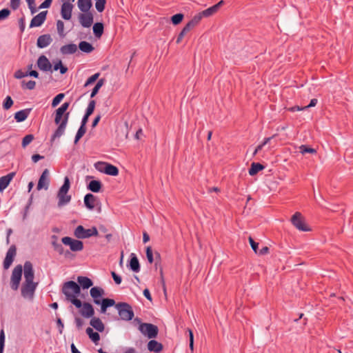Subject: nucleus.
I'll list each match as a JSON object with an SVG mask.
<instances>
[{"instance_id":"69168bd1","label":"nucleus","mask_w":353,"mask_h":353,"mask_svg":"<svg viewBox=\"0 0 353 353\" xmlns=\"http://www.w3.org/2000/svg\"><path fill=\"white\" fill-rule=\"evenodd\" d=\"M20 4V0H11L10 6L12 9L16 10L19 8Z\"/></svg>"},{"instance_id":"09e8293b","label":"nucleus","mask_w":353,"mask_h":353,"mask_svg":"<svg viewBox=\"0 0 353 353\" xmlns=\"http://www.w3.org/2000/svg\"><path fill=\"white\" fill-rule=\"evenodd\" d=\"M28 8L32 14H34L38 8H36L35 0H26Z\"/></svg>"},{"instance_id":"774afa93","label":"nucleus","mask_w":353,"mask_h":353,"mask_svg":"<svg viewBox=\"0 0 353 353\" xmlns=\"http://www.w3.org/2000/svg\"><path fill=\"white\" fill-rule=\"evenodd\" d=\"M193 28H194L193 26V25L192 23H190V22L189 21L185 26V27L183 28V31L186 34L187 32H188L189 31H190Z\"/></svg>"},{"instance_id":"dca6fc26","label":"nucleus","mask_w":353,"mask_h":353,"mask_svg":"<svg viewBox=\"0 0 353 353\" xmlns=\"http://www.w3.org/2000/svg\"><path fill=\"white\" fill-rule=\"evenodd\" d=\"M80 314L84 318H91L94 314V310L92 305L88 302L81 303V307H80Z\"/></svg>"},{"instance_id":"423d86ee","label":"nucleus","mask_w":353,"mask_h":353,"mask_svg":"<svg viewBox=\"0 0 353 353\" xmlns=\"http://www.w3.org/2000/svg\"><path fill=\"white\" fill-rule=\"evenodd\" d=\"M74 235L77 239H88L91 236H97L98 230L96 227L85 229L82 225H78L74 231Z\"/></svg>"},{"instance_id":"bf43d9fd","label":"nucleus","mask_w":353,"mask_h":353,"mask_svg":"<svg viewBox=\"0 0 353 353\" xmlns=\"http://www.w3.org/2000/svg\"><path fill=\"white\" fill-rule=\"evenodd\" d=\"M113 280L117 284H120L121 283V277L116 274L114 272H112L111 273Z\"/></svg>"},{"instance_id":"37998d69","label":"nucleus","mask_w":353,"mask_h":353,"mask_svg":"<svg viewBox=\"0 0 353 353\" xmlns=\"http://www.w3.org/2000/svg\"><path fill=\"white\" fill-rule=\"evenodd\" d=\"M95 104L96 103L94 100L90 101L85 111V114L90 116L93 113L95 108Z\"/></svg>"},{"instance_id":"ea45409f","label":"nucleus","mask_w":353,"mask_h":353,"mask_svg":"<svg viewBox=\"0 0 353 353\" xmlns=\"http://www.w3.org/2000/svg\"><path fill=\"white\" fill-rule=\"evenodd\" d=\"M105 0H95V8L97 10L101 12L105 9Z\"/></svg>"},{"instance_id":"e433bc0d","label":"nucleus","mask_w":353,"mask_h":353,"mask_svg":"<svg viewBox=\"0 0 353 353\" xmlns=\"http://www.w3.org/2000/svg\"><path fill=\"white\" fill-rule=\"evenodd\" d=\"M86 132V128L84 126L80 125L79 130H77V132L75 136L74 139V143H77V142L79 141V139L85 134Z\"/></svg>"},{"instance_id":"aec40b11","label":"nucleus","mask_w":353,"mask_h":353,"mask_svg":"<svg viewBox=\"0 0 353 353\" xmlns=\"http://www.w3.org/2000/svg\"><path fill=\"white\" fill-rule=\"evenodd\" d=\"M52 41V39L50 34H43L38 37L37 45L39 48H44L48 46Z\"/></svg>"},{"instance_id":"412c9836","label":"nucleus","mask_w":353,"mask_h":353,"mask_svg":"<svg viewBox=\"0 0 353 353\" xmlns=\"http://www.w3.org/2000/svg\"><path fill=\"white\" fill-rule=\"evenodd\" d=\"M97 202V197L90 193L85 194L84 196V204L85 207L90 210L94 208Z\"/></svg>"},{"instance_id":"79ce46f5","label":"nucleus","mask_w":353,"mask_h":353,"mask_svg":"<svg viewBox=\"0 0 353 353\" xmlns=\"http://www.w3.org/2000/svg\"><path fill=\"white\" fill-rule=\"evenodd\" d=\"M36 86V82L34 81H29L28 82H25L24 81H22V88H26V89H28V90H33L34 89Z\"/></svg>"},{"instance_id":"c85d7f7f","label":"nucleus","mask_w":353,"mask_h":353,"mask_svg":"<svg viewBox=\"0 0 353 353\" xmlns=\"http://www.w3.org/2000/svg\"><path fill=\"white\" fill-rule=\"evenodd\" d=\"M77 281L83 289H88L93 285L92 280L86 276H78Z\"/></svg>"},{"instance_id":"a211bd4d","label":"nucleus","mask_w":353,"mask_h":353,"mask_svg":"<svg viewBox=\"0 0 353 353\" xmlns=\"http://www.w3.org/2000/svg\"><path fill=\"white\" fill-rule=\"evenodd\" d=\"M90 296L93 299V302L96 305H99L101 301V297L104 294V290L100 287H93L90 290Z\"/></svg>"},{"instance_id":"6ab92c4d","label":"nucleus","mask_w":353,"mask_h":353,"mask_svg":"<svg viewBox=\"0 0 353 353\" xmlns=\"http://www.w3.org/2000/svg\"><path fill=\"white\" fill-rule=\"evenodd\" d=\"M37 67L43 72L51 70L52 65L48 59L45 55H41L37 60Z\"/></svg>"},{"instance_id":"052dcab7","label":"nucleus","mask_w":353,"mask_h":353,"mask_svg":"<svg viewBox=\"0 0 353 353\" xmlns=\"http://www.w3.org/2000/svg\"><path fill=\"white\" fill-rule=\"evenodd\" d=\"M74 322H75L77 329L80 330L83 325V321L79 317H76L74 319Z\"/></svg>"},{"instance_id":"680f3d73","label":"nucleus","mask_w":353,"mask_h":353,"mask_svg":"<svg viewBox=\"0 0 353 353\" xmlns=\"http://www.w3.org/2000/svg\"><path fill=\"white\" fill-rule=\"evenodd\" d=\"M269 252V248L267 246H263L261 249H259L257 250V254L259 255H265L268 254Z\"/></svg>"},{"instance_id":"58836bf2","label":"nucleus","mask_w":353,"mask_h":353,"mask_svg":"<svg viewBox=\"0 0 353 353\" xmlns=\"http://www.w3.org/2000/svg\"><path fill=\"white\" fill-rule=\"evenodd\" d=\"M183 17V14L178 13L172 17L171 21L174 25H177L182 21Z\"/></svg>"},{"instance_id":"de8ad7c7","label":"nucleus","mask_w":353,"mask_h":353,"mask_svg":"<svg viewBox=\"0 0 353 353\" xmlns=\"http://www.w3.org/2000/svg\"><path fill=\"white\" fill-rule=\"evenodd\" d=\"M64 97V94L63 93H60V94H58L53 99H52V107H56L57 105H58V104L61 101V100L63 99Z\"/></svg>"},{"instance_id":"20e7f679","label":"nucleus","mask_w":353,"mask_h":353,"mask_svg":"<svg viewBox=\"0 0 353 353\" xmlns=\"http://www.w3.org/2000/svg\"><path fill=\"white\" fill-rule=\"evenodd\" d=\"M70 188V181L68 176H65L64 178L63 184L59 188L57 193L58 198V206L62 207L68 203H69L71 201V196L68 194V191Z\"/></svg>"},{"instance_id":"6e6d98bb","label":"nucleus","mask_w":353,"mask_h":353,"mask_svg":"<svg viewBox=\"0 0 353 353\" xmlns=\"http://www.w3.org/2000/svg\"><path fill=\"white\" fill-rule=\"evenodd\" d=\"M14 77H15L16 79H22V78H23V77H25L28 76V73H25V72H23L22 70H17V71L15 72V73H14Z\"/></svg>"},{"instance_id":"f03ea898","label":"nucleus","mask_w":353,"mask_h":353,"mask_svg":"<svg viewBox=\"0 0 353 353\" xmlns=\"http://www.w3.org/2000/svg\"><path fill=\"white\" fill-rule=\"evenodd\" d=\"M62 292L65 294L66 299L74 305L77 308L81 307V301L77 299L80 294V286L74 281H70L63 284Z\"/></svg>"},{"instance_id":"c756f323","label":"nucleus","mask_w":353,"mask_h":353,"mask_svg":"<svg viewBox=\"0 0 353 353\" xmlns=\"http://www.w3.org/2000/svg\"><path fill=\"white\" fill-rule=\"evenodd\" d=\"M101 182L97 180L91 181L88 186V188L93 192H99L101 189Z\"/></svg>"},{"instance_id":"e2e57ef3","label":"nucleus","mask_w":353,"mask_h":353,"mask_svg":"<svg viewBox=\"0 0 353 353\" xmlns=\"http://www.w3.org/2000/svg\"><path fill=\"white\" fill-rule=\"evenodd\" d=\"M90 339L93 341L94 343H97L100 340V335L98 332H94Z\"/></svg>"},{"instance_id":"9b49d317","label":"nucleus","mask_w":353,"mask_h":353,"mask_svg":"<svg viewBox=\"0 0 353 353\" xmlns=\"http://www.w3.org/2000/svg\"><path fill=\"white\" fill-rule=\"evenodd\" d=\"M292 225L299 230L307 232L310 228L305 224L302 214L300 212H296L291 218Z\"/></svg>"},{"instance_id":"49530a36","label":"nucleus","mask_w":353,"mask_h":353,"mask_svg":"<svg viewBox=\"0 0 353 353\" xmlns=\"http://www.w3.org/2000/svg\"><path fill=\"white\" fill-rule=\"evenodd\" d=\"M299 149H300V152L302 153L303 154H304L305 153H312V154L316 153V150L314 148H309L305 145H301Z\"/></svg>"},{"instance_id":"f8f14e48","label":"nucleus","mask_w":353,"mask_h":353,"mask_svg":"<svg viewBox=\"0 0 353 353\" xmlns=\"http://www.w3.org/2000/svg\"><path fill=\"white\" fill-rule=\"evenodd\" d=\"M16 252H17V249H16L15 245H11L9 248V249L6 253L5 259L3 261L4 269L7 270L10 267V265H12V263L14 261V256L16 255Z\"/></svg>"},{"instance_id":"3c124183","label":"nucleus","mask_w":353,"mask_h":353,"mask_svg":"<svg viewBox=\"0 0 353 353\" xmlns=\"http://www.w3.org/2000/svg\"><path fill=\"white\" fill-rule=\"evenodd\" d=\"M69 105H70V103L65 102L56 111H57L59 113H61L64 115L65 114V112L69 108Z\"/></svg>"},{"instance_id":"7ed1b4c3","label":"nucleus","mask_w":353,"mask_h":353,"mask_svg":"<svg viewBox=\"0 0 353 353\" xmlns=\"http://www.w3.org/2000/svg\"><path fill=\"white\" fill-rule=\"evenodd\" d=\"M69 114H70L69 112H66L63 115L61 113H59L57 111H56L54 123L57 125H58L59 126L52 136V141H54V139L59 138L64 134L67 124H68Z\"/></svg>"},{"instance_id":"0e129e2a","label":"nucleus","mask_w":353,"mask_h":353,"mask_svg":"<svg viewBox=\"0 0 353 353\" xmlns=\"http://www.w3.org/2000/svg\"><path fill=\"white\" fill-rule=\"evenodd\" d=\"M57 324L58 327H59V333L62 334L63 328H64V325H63V322H62V321H61V319L60 318L57 319Z\"/></svg>"},{"instance_id":"7c9ffc66","label":"nucleus","mask_w":353,"mask_h":353,"mask_svg":"<svg viewBox=\"0 0 353 353\" xmlns=\"http://www.w3.org/2000/svg\"><path fill=\"white\" fill-rule=\"evenodd\" d=\"M79 48L81 51L85 53H90L94 50L92 45L87 41H81L79 44Z\"/></svg>"},{"instance_id":"bb28decb","label":"nucleus","mask_w":353,"mask_h":353,"mask_svg":"<svg viewBox=\"0 0 353 353\" xmlns=\"http://www.w3.org/2000/svg\"><path fill=\"white\" fill-rule=\"evenodd\" d=\"M30 110V109H25L17 112L14 114V119L17 122H22L25 121L28 118Z\"/></svg>"},{"instance_id":"2f4dec72","label":"nucleus","mask_w":353,"mask_h":353,"mask_svg":"<svg viewBox=\"0 0 353 353\" xmlns=\"http://www.w3.org/2000/svg\"><path fill=\"white\" fill-rule=\"evenodd\" d=\"M264 169V166L259 163H252L251 167L249 169V174L251 176L255 175L259 171Z\"/></svg>"},{"instance_id":"6e6552de","label":"nucleus","mask_w":353,"mask_h":353,"mask_svg":"<svg viewBox=\"0 0 353 353\" xmlns=\"http://www.w3.org/2000/svg\"><path fill=\"white\" fill-rule=\"evenodd\" d=\"M139 330L148 339L156 338L158 334V327L152 323H141L139 326Z\"/></svg>"},{"instance_id":"603ef678","label":"nucleus","mask_w":353,"mask_h":353,"mask_svg":"<svg viewBox=\"0 0 353 353\" xmlns=\"http://www.w3.org/2000/svg\"><path fill=\"white\" fill-rule=\"evenodd\" d=\"M101 303H103L107 307H112L116 305L114 300L112 299H103L101 300Z\"/></svg>"},{"instance_id":"8fccbe9b","label":"nucleus","mask_w":353,"mask_h":353,"mask_svg":"<svg viewBox=\"0 0 353 353\" xmlns=\"http://www.w3.org/2000/svg\"><path fill=\"white\" fill-rule=\"evenodd\" d=\"M146 256L150 263H152L154 261L153 252L150 246L146 248Z\"/></svg>"},{"instance_id":"1a4fd4ad","label":"nucleus","mask_w":353,"mask_h":353,"mask_svg":"<svg viewBox=\"0 0 353 353\" xmlns=\"http://www.w3.org/2000/svg\"><path fill=\"white\" fill-rule=\"evenodd\" d=\"M94 167L98 171L108 175L115 176L119 174V169L116 166L106 162H97L94 164Z\"/></svg>"},{"instance_id":"f704fd0d","label":"nucleus","mask_w":353,"mask_h":353,"mask_svg":"<svg viewBox=\"0 0 353 353\" xmlns=\"http://www.w3.org/2000/svg\"><path fill=\"white\" fill-rule=\"evenodd\" d=\"M201 12V14L202 15V17L204 18H207V17H210L212 15H214V14H216L217 12L216 10H215V8H214V6H211Z\"/></svg>"},{"instance_id":"cd10ccee","label":"nucleus","mask_w":353,"mask_h":353,"mask_svg":"<svg viewBox=\"0 0 353 353\" xmlns=\"http://www.w3.org/2000/svg\"><path fill=\"white\" fill-rule=\"evenodd\" d=\"M90 324L99 332H101L104 330V324L103 323L102 321L98 317H93L90 320Z\"/></svg>"},{"instance_id":"72a5a7b5","label":"nucleus","mask_w":353,"mask_h":353,"mask_svg":"<svg viewBox=\"0 0 353 353\" xmlns=\"http://www.w3.org/2000/svg\"><path fill=\"white\" fill-rule=\"evenodd\" d=\"M105 80L103 79H99L97 83H96L95 86L92 90V92L90 94V97L93 98L99 92V89L103 86L104 84Z\"/></svg>"},{"instance_id":"338daca9","label":"nucleus","mask_w":353,"mask_h":353,"mask_svg":"<svg viewBox=\"0 0 353 353\" xmlns=\"http://www.w3.org/2000/svg\"><path fill=\"white\" fill-rule=\"evenodd\" d=\"M19 23L20 30H21V32H23L24 31L25 27H26V23H25L24 17H22V18H21L19 19Z\"/></svg>"},{"instance_id":"c9c22d12","label":"nucleus","mask_w":353,"mask_h":353,"mask_svg":"<svg viewBox=\"0 0 353 353\" xmlns=\"http://www.w3.org/2000/svg\"><path fill=\"white\" fill-rule=\"evenodd\" d=\"M57 30L61 37L63 38L65 36V33L64 32V23L61 20L57 21Z\"/></svg>"},{"instance_id":"a18cd8bd","label":"nucleus","mask_w":353,"mask_h":353,"mask_svg":"<svg viewBox=\"0 0 353 353\" xmlns=\"http://www.w3.org/2000/svg\"><path fill=\"white\" fill-rule=\"evenodd\" d=\"M13 105V101L10 96H7L3 101V107L5 110L10 109Z\"/></svg>"},{"instance_id":"4be33fe9","label":"nucleus","mask_w":353,"mask_h":353,"mask_svg":"<svg viewBox=\"0 0 353 353\" xmlns=\"http://www.w3.org/2000/svg\"><path fill=\"white\" fill-rule=\"evenodd\" d=\"M15 175V172H10L6 176L0 177V191L4 190L10 184Z\"/></svg>"},{"instance_id":"a19ab883","label":"nucleus","mask_w":353,"mask_h":353,"mask_svg":"<svg viewBox=\"0 0 353 353\" xmlns=\"http://www.w3.org/2000/svg\"><path fill=\"white\" fill-rule=\"evenodd\" d=\"M203 18V17L201 14V12H199L193 17V18L190 21V22L193 25L194 27H195L200 23Z\"/></svg>"},{"instance_id":"4d7b16f0","label":"nucleus","mask_w":353,"mask_h":353,"mask_svg":"<svg viewBox=\"0 0 353 353\" xmlns=\"http://www.w3.org/2000/svg\"><path fill=\"white\" fill-rule=\"evenodd\" d=\"M249 242L250 243V245L253 250V251L255 252V253H257V250H258V243H256L253 239L252 237H249Z\"/></svg>"},{"instance_id":"b1692460","label":"nucleus","mask_w":353,"mask_h":353,"mask_svg":"<svg viewBox=\"0 0 353 353\" xmlns=\"http://www.w3.org/2000/svg\"><path fill=\"white\" fill-rule=\"evenodd\" d=\"M77 46L74 43L64 45L61 47L60 52L62 54H72L77 52Z\"/></svg>"},{"instance_id":"c03bdc74","label":"nucleus","mask_w":353,"mask_h":353,"mask_svg":"<svg viewBox=\"0 0 353 353\" xmlns=\"http://www.w3.org/2000/svg\"><path fill=\"white\" fill-rule=\"evenodd\" d=\"M100 74L98 72V73H95L94 74L92 75L91 77H90L86 82L84 84V87H87L89 85L93 83L94 82H95L99 77Z\"/></svg>"},{"instance_id":"4468645a","label":"nucleus","mask_w":353,"mask_h":353,"mask_svg":"<svg viewBox=\"0 0 353 353\" xmlns=\"http://www.w3.org/2000/svg\"><path fill=\"white\" fill-rule=\"evenodd\" d=\"M73 5L68 1H65L62 3L61 8V17L65 20H70L72 18V12Z\"/></svg>"},{"instance_id":"13d9d810","label":"nucleus","mask_w":353,"mask_h":353,"mask_svg":"<svg viewBox=\"0 0 353 353\" xmlns=\"http://www.w3.org/2000/svg\"><path fill=\"white\" fill-rule=\"evenodd\" d=\"M52 0H45L38 8V9L48 8L51 6Z\"/></svg>"},{"instance_id":"473e14b6","label":"nucleus","mask_w":353,"mask_h":353,"mask_svg":"<svg viewBox=\"0 0 353 353\" xmlns=\"http://www.w3.org/2000/svg\"><path fill=\"white\" fill-rule=\"evenodd\" d=\"M93 32L95 37H101L103 33V24L102 23H96L93 26Z\"/></svg>"},{"instance_id":"5701e85b","label":"nucleus","mask_w":353,"mask_h":353,"mask_svg":"<svg viewBox=\"0 0 353 353\" xmlns=\"http://www.w3.org/2000/svg\"><path fill=\"white\" fill-rule=\"evenodd\" d=\"M148 349L150 352L159 353L163 350V345L157 341L150 340L148 343Z\"/></svg>"},{"instance_id":"864d4df0","label":"nucleus","mask_w":353,"mask_h":353,"mask_svg":"<svg viewBox=\"0 0 353 353\" xmlns=\"http://www.w3.org/2000/svg\"><path fill=\"white\" fill-rule=\"evenodd\" d=\"M317 102H318V101H317L316 99H312L307 105H305V106L302 107V108L297 107V110H306V109H307L309 108L314 107L316 105Z\"/></svg>"},{"instance_id":"f3484780","label":"nucleus","mask_w":353,"mask_h":353,"mask_svg":"<svg viewBox=\"0 0 353 353\" xmlns=\"http://www.w3.org/2000/svg\"><path fill=\"white\" fill-rule=\"evenodd\" d=\"M46 15L47 11H42L34 16L30 21V28L41 26L46 19Z\"/></svg>"},{"instance_id":"39448f33","label":"nucleus","mask_w":353,"mask_h":353,"mask_svg":"<svg viewBox=\"0 0 353 353\" xmlns=\"http://www.w3.org/2000/svg\"><path fill=\"white\" fill-rule=\"evenodd\" d=\"M115 307L121 320L129 321L133 319L134 313L130 304L120 302L115 305Z\"/></svg>"},{"instance_id":"4c0bfd02","label":"nucleus","mask_w":353,"mask_h":353,"mask_svg":"<svg viewBox=\"0 0 353 353\" xmlns=\"http://www.w3.org/2000/svg\"><path fill=\"white\" fill-rule=\"evenodd\" d=\"M34 135L33 134H27L26 135L23 139L21 145L23 148H25L28 145H29L33 140H34Z\"/></svg>"},{"instance_id":"ddd939ff","label":"nucleus","mask_w":353,"mask_h":353,"mask_svg":"<svg viewBox=\"0 0 353 353\" xmlns=\"http://www.w3.org/2000/svg\"><path fill=\"white\" fill-rule=\"evenodd\" d=\"M79 21L83 28H90L93 23V15L90 12L81 13L79 14Z\"/></svg>"},{"instance_id":"5fc2aeb1","label":"nucleus","mask_w":353,"mask_h":353,"mask_svg":"<svg viewBox=\"0 0 353 353\" xmlns=\"http://www.w3.org/2000/svg\"><path fill=\"white\" fill-rule=\"evenodd\" d=\"M10 13L8 8H4L0 10V21L6 19Z\"/></svg>"},{"instance_id":"2eb2a0df","label":"nucleus","mask_w":353,"mask_h":353,"mask_svg":"<svg viewBox=\"0 0 353 353\" xmlns=\"http://www.w3.org/2000/svg\"><path fill=\"white\" fill-rule=\"evenodd\" d=\"M49 183H50L49 170L48 169H45L43 171V172L39 179L37 187V190H40L41 189L47 190L49 186Z\"/></svg>"},{"instance_id":"0eeeda50","label":"nucleus","mask_w":353,"mask_h":353,"mask_svg":"<svg viewBox=\"0 0 353 353\" xmlns=\"http://www.w3.org/2000/svg\"><path fill=\"white\" fill-rule=\"evenodd\" d=\"M22 272L23 267L21 265H17L13 269L10 283L12 290L17 291L19 289L20 282L21 281Z\"/></svg>"},{"instance_id":"393cba45","label":"nucleus","mask_w":353,"mask_h":353,"mask_svg":"<svg viewBox=\"0 0 353 353\" xmlns=\"http://www.w3.org/2000/svg\"><path fill=\"white\" fill-rule=\"evenodd\" d=\"M130 268L134 272H139L140 271V264L139 260L135 254L132 253L130 254Z\"/></svg>"},{"instance_id":"f257e3e1","label":"nucleus","mask_w":353,"mask_h":353,"mask_svg":"<svg viewBox=\"0 0 353 353\" xmlns=\"http://www.w3.org/2000/svg\"><path fill=\"white\" fill-rule=\"evenodd\" d=\"M25 281L21 287V296L28 301H33L38 283L34 281V273L32 264L26 261L23 266Z\"/></svg>"},{"instance_id":"9d476101","label":"nucleus","mask_w":353,"mask_h":353,"mask_svg":"<svg viewBox=\"0 0 353 353\" xmlns=\"http://www.w3.org/2000/svg\"><path fill=\"white\" fill-rule=\"evenodd\" d=\"M61 242L70 247L72 252H79L83 249V243L81 241L74 239L69 236H65L61 239Z\"/></svg>"},{"instance_id":"a878e982","label":"nucleus","mask_w":353,"mask_h":353,"mask_svg":"<svg viewBox=\"0 0 353 353\" xmlns=\"http://www.w3.org/2000/svg\"><path fill=\"white\" fill-rule=\"evenodd\" d=\"M77 6L82 12H89L92 7V0H78Z\"/></svg>"}]
</instances>
